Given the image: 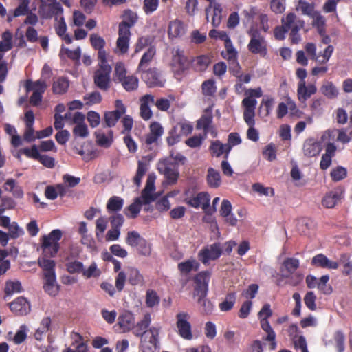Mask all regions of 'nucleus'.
Here are the masks:
<instances>
[{"label":"nucleus","mask_w":352,"mask_h":352,"mask_svg":"<svg viewBox=\"0 0 352 352\" xmlns=\"http://www.w3.org/2000/svg\"><path fill=\"white\" fill-rule=\"evenodd\" d=\"M151 322V316L149 313H146L142 319L136 324L134 329V334L142 338L141 347L143 352H153L157 346L160 328L153 326L148 330Z\"/></svg>","instance_id":"obj_1"},{"label":"nucleus","mask_w":352,"mask_h":352,"mask_svg":"<svg viewBox=\"0 0 352 352\" xmlns=\"http://www.w3.org/2000/svg\"><path fill=\"white\" fill-rule=\"evenodd\" d=\"M299 265V260L296 258L285 259L280 266V274L277 276V285L279 286L284 285L296 286L298 285L303 278V276L300 273L296 272Z\"/></svg>","instance_id":"obj_2"},{"label":"nucleus","mask_w":352,"mask_h":352,"mask_svg":"<svg viewBox=\"0 0 352 352\" xmlns=\"http://www.w3.org/2000/svg\"><path fill=\"white\" fill-rule=\"evenodd\" d=\"M62 232L58 230H52L48 235H44L41 239V248L43 254L50 257L54 256L59 250V241Z\"/></svg>","instance_id":"obj_3"},{"label":"nucleus","mask_w":352,"mask_h":352,"mask_svg":"<svg viewBox=\"0 0 352 352\" xmlns=\"http://www.w3.org/2000/svg\"><path fill=\"white\" fill-rule=\"evenodd\" d=\"M111 61L109 59L99 60V68L94 74V82L102 90L106 91L109 87L110 74L112 70L109 63Z\"/></svg>","instance_id":"obj_4"},{"label":"nucleus","mask_w":352,"mask_h":352,"mask_svg":"<svg viewBox=\"0 0 352 352\" xmlns=\"http://www.w3.org/2000/svg\"><path fill=\"white\" fill-rule=\"evenodd\" d=\"M158 171L164 175L166 184L172 185L177 183L179 173L177 165L170 159H162L157 163Z\"/></svg>","instance_id":"obj_5"},{"label":"nucleus","mask_w":352,"mask_h":352,"mask_svg":"<svg viewBox=\"0 0 352 352\" xmlns=\"http://www.w3.org/2000/svg\"><path fill=\"white\" fill-rule=\"evenodd\" d=\"M53 3V8L57 10V16H56V23L54 28L56 33L67 44L72 42V38L67 33V25L63 16V8L60 5L56 2V0H49Z\"/></svg>","instance_id":"obj_6"},{"label":"nucleus","mask_w":352,"mask_h":352,"mask_svg":"<svg viewBox=\"0 0 352 352\" xmlns=\"http://www.w3.org/2000/svg\"><path fill=\"white\" fill-rule=\"evenodd\" d=\"M251 36L248 44L249 50L253 54H259L261 56L267 54V43L265 38L261 35L260 32L254 28H252L248 31Z\"/></svg>","instance_id":"obj_7"},{"label":"nucleus","mask_w":352,"mask_h":352,"mask_svg":"<svg viewBox=\"0 0 352 352\" xmlns=\"http://www.w3.org/2000/svg\"><path fill=\"white\" fill-rule=\"evenodd\" d=\"M171 55L169 65L173 72L180 74L188 68L189 60L183 50L178 47L173 48Z\"/></svg>","instance_id":"obj_8"},{"label":"nucleus","mask_w":352,"mask_h":352,"mask_svg":"<svg viewBox=\"0 0 352 352\" xmlns=\"http://www.w3.org/2000/svg\"><path fill=\"white\" fill-rule=\"evenodd\" d=\"M177 328L179 335L184 339L190 340L193 338L191 324L189 322L190 315L187 312L180 311L176 316Z\"/></svg>","instance_id":"obj_9"},{"label":"nucleus","mask_w":352,"mask_h":352,"mask_svg":"<svg viewBox=\"0 0 352 352\" xmlns=\"http://www.w3.org/2000/svg\"><path fill=\"white\" fill-rule=\"evenodd\" d=\"M223 252L220 243H214L206 246L199 252V259L205 265H208L211 261L219 258Z\"/></svg>","instance_id":"obj_10"},{"label":"nucleus","mask_w":352,"mask_h":352,"mask_svg":"<svg viewBox=\"0 0 352 352\" xmlns=\"http://www.w3.org/2000/svg\"><path fill=\"white\" fill-rule=\"evenodd\" d=\"M272 315V311L269 304L264 305L258 314L261 327L265 333H270L269 337L274 336V330L268 321V318L271 317Z\"/></svg>","instance_id":"obj_11"},{"label":"nucleus","mask_w":352,"mask_h":352,"mask_svg":"<svg viewBox=\"0 0 352 352\" xmlns=\"http://www.w3.org/2000/svg\"><path fill=\"white\" fill-rule=\"evenodd\" d=\"M317 91V88L314 84L307 85L306 82H298L297 87L298 99L306 106V101Z\"/></svg>","instance_id":"obj_12"},{"label":"nucleus","mask_w":352,"mask_h":352,"mask_svg":"<svg viewBox=\"0 0 352 352\" xmlns=\"http://www.w3.org/2000/svg\"><path fill=\"white\" fill-rule=\"evenodd\" d=\"M84 120L85 116L82 113L76 112L74 113L72 120L76 126L73 129V133L76 137L85 138L89 135L87 126L83 122Z\"/></svg>","instance_id":"obj_13"},{"label":"nucleus","mask_w":352,"mask_h":352,"mask_svg":"<svg viewBox=\"0 0 352 352\" xmlns=\"http://www.w3.org/2000/svg\"><path fill=\"white\" fill-rule=\"evenodd\" d=\"M210 195L207 192H202L189 199L188 204L194 208L201 207L206 213H210Z\"/></svg>","instance_id":"obj_14"},{"label":"nucleus","mask_w":352,"mask_h":352,"mask_svg":"<svg viewBox=\"0 0 352 352\" xmlns=\"http://www.w3.org/2000/svg\"><path fill=\"white\" fill-rule=\"evenodd\" d=\"M142 78L149 87H162L165 82L161 74L156 69H150L143 72Z\"/></svg>","instance_id":"obj_15"},{"label":"nucleus","mask_w":352,"mask_h":352,"mask_svg":"<svg viewBox=\"0 0 352 352\" xmlns=\"http://www.w3.org/2000/svg\"><path fill=\"white\" fill-rule=\"evenodd\" d=\"M244 107L243 118L248 125H254L255 109L257 104L256 100L244 98L242 101Z\"/></svg>","instance_id":"obj_16"},{"label":"nucleus","mask_w":352,"mask_h":352,"mask_svg":"<svg viewBox=\"0 0 352 352\" xmlns=\"http://www.w3.org/2000/svg\"><path fill=\"white\" fill-rule=\"evenodd\" d=\"M155 97L151 94H146L140 98V116L144 120H148L153 116L151 106L154 104Z\"/></svg>","instance_id":"obj_17"},{"label":"nucleus","mask_w":352,"mask_h":352,"mask_svg":"<svg viewBox=\"0 0 352 352\" xmlns=\"http://www.w3.org/2000/svg\"><path fill=\"white\" fill-rule=\"evenodd\" d=\"M311 264L327 270H336L339 267V263L336 261L329 259L323 254H318L314 256L311 260Z\"/></svg>","instance_id":"obj_18"},{"label":"nucleus","mask_w":352,"mask_h":352,"mask_svg":"<svg viewBox=\"0 0 352 352\" xmlns=\"http://www.w3.org/2000/svg\"><path fill=\"white\" fill-rule=\"evenodd\" d=\"M281 23L283 24L284 27L289 31L292 30H300L304 27V21L297 17V16L293 13H288L286 16L283 17L281 19Z\"/></svg>","instance_id":"obj_19"},{"label":"nucleus","mask_w":352,"mask_h":352,"mask_svg":"<svg viewBox=\"0 0 352 352\" xmlns=\"http://www.w3.org/2000/svg\"><path fill=\"white\" fill-rule=\"evenodd\" d=\"M12 311L18 315H26L30 311V304L24 297H19L10 303Z\"/></svg>","instance_id":"obj_20"},{"label":"nucleus","mask_w":352,"mask_h":352,"mask_svg":"<svg viewBox=\"0 0 352 352\" xmlns=\"http://www.w3.org/2000/svg\"><path fill=\"white\" fill-rule=\"evenodd\" d=\"M226 51L223 52V57L230 62V69L234 67H239V63L236 61L237 52L234 47L230 38L224 42Z\"/></svg>","instance_id":"obj_21"},{"label":"nucleus","mask_w":352,"mask_h":352,"mask_svg":"<svg viewBox=\"0 0 352 352\" xmlns=\"http://www.w3.org/2000/svg\"><path fill=\"white\" fill-rule=\"evenodd\" d=\"M222 6L218 3L212 7H207L206 8V19L208 21L209 17H212V24L214 27H218L222 19Z\"/></svg>","instance_id":"obj_22"},{"label":"nucleus","mask_w":352,"mask_h":352,"mask_svg":"<svg viewBox=\"0 0 352 352\" xmlns=\"http://www.w3.org/2000/svg\"><path fill=\"white\" fill-rule=\"evenodd\" d=\"M135 318L133 314L128 311H124L118 318V324L122 332L129 331L134 327Z\"/></svg>","instance_id":"obj_23"},{"label":"nucleus","mask_w":352,"mask_h":352,"mask_svg":"<svg viewBox=\"0 0 352 352\" xmlns=\"http://www.w3.org/2000/svg\"><path fill=\"white\" fill-rule=\"evenodd\" d=\"M336 135H338L337 140L342 143H347L350 140L346 131L344 129H333L327 131L322 135V140L324 142L331 141L333 140Z\"/></svg>","instance_id":"obj_24"},{"label":"nucleus","mask_w":352,"mask_h":352,"mask_svg":"<svg viewBox=\"0 0 352 352\" xmlns=\"http://www.w3.org/2000/svg\"><path fill=\"white\" fill-rule=\"evenodd\" d=\"M322 146L320 142L314 139H307L303 145L304 154L308 157H314L320 153Z\"/></svg>","instance_id":"obj_25"},{"label":"nucleus","mask_w":352,"mask_h":352,"mask_svg":"<svg viewBox=\"0 0 352 352\" xmlns=\"http://www.w3.org/2000/svg\"><path fill=\"white\" fill-rule=\"evenodd\" d=\"M97 144L102 147H109L113 141V133L112 130H107L103 131L102 130H98L95 133Z\"/></svg>","instance_id":"obj_26"},{"label":"nucleus","mask_w":352,"mask_h":352,"mask_svg":"<svg viewBox=\"0 0 352 352\" xmlns=\"http://www.w3.org/2000/svg\"><path fill=\"white\" fill-rule=\"evenodd\" d=\"M220 214L228 223L231 226L236 225L237 219L232 213V204L228 200H223L221 206Z\"/></svg>","instance_id":"obj_27"},{"label":"nucleus","mask_w":352,"mask_h":352,"mask_svg":"<svg viewBox=\"0 0 352 352\" xmlns=\"http://www.w3.org/2000/svg\"><path fill=\"white\" fill-rule=\"evenodd\" d=\"M118 34L119 36L116 42L117 50L121 54H124L129 49L131 32H127L124 28L119 30Z\"/></svg>","instance_id":"obj_28"},{"label":"nucleus","mask_w":352,"mask_h":352,"mask_svg":"<svg viewBox=\"0 0 352 352\" xmlns=\"http://www.w3.org/2000/svg\"><path fill=\"white\" fill-rule=\"evenodd\" d=\"M164 133V129L158 122H153L150 125V133L146 138V143L148 145L152 144L157 141V140Z\"/></svg>","instance_id":"obj_29"},{"label":"nucleus","mask_w":352,"mask_h":352,"mask_svg":"<svg viewBox=\"0 0 352 352\" xmlns=\"http://www.w3.org/2000/svg\"><path fill=\"white\" fill-rule=\"evenodd\" d=\"M185 32L186 28L181 21L175 19L170 22L168 34L170 38L181 37Z\"/></svg>","instance_id":"obj_30"},{"label":"nucleus","mask_w":352,"mask_h":352,"mask_svg":"<svg viewBox=\"0 0 352 352\" xmlns=\"http://www.w3.org/2000/svg\"><path fill=\"white\" fill-rule=\"evenodd\" d=\"M90 42L94 48L98 50V60L108 59L104 46L105 41L99 35L93 34L90 36Z\"/></svg>","instance_id":"obj_31"},{"label":"nucleus","mask_w":352,"mask_h":352,"mask_svg":"<svg viewBox=\"0 0 352 352\" xmlns=\"http://www.w3.org/2000/svg\"><path fill=\"white\" fill-rule=\"evenodd\" d=\"M47 257L50 256L43 254V256L38 258V263L44 271V276L56 275L55 262L53 260L48 259Z\"/></svg>","instance_id":"obj_32"},{"label":"nucleus","mask_w":352,"mask_h":352,"mask_svg":"<svg viewBox=\"0 0 352 352\" xmlns=\"http://www.w3.org/2000/svg\"><path fill=\"white\" fill-rule=\"evenodd\" d=\"M14 40L12 32L10 30L4 31L1 34L0 41V54L10 51L13 47Z\"/></svg>","instance_id":"obj_33"},{"label":"nucleus","mask_w":352,"mask_h":352,"mask_svg":"<svg viewBox=\"0 0 352 352\" xmlns=\"http://www.w3.org/2000/svg\"><path fill=\"white\" fill-rule=\"evenodd\" d=\"M155 190L154 178L151 175L148 177L146 185L142 191L141 199L145 204H149L154 200L153 192Z\"/></svg>","instance_id":"obj_34"},{"label":"nucleus","mask_w":352,"mask_h":352,"mask_svg":"<svg viewBox=\"0 0 352 352\" xmlns=\"http://www.w3.org/2000/svg\"><path fill=\"white\" fill-rule=\"evenodd\" d=\"M342 196V192L331 191L325 195L322 199V204L327 208H332L340 201Z\"/></svg>","instance_id":"obj_35"},{"label":"nucleus","mask_w":352,"mask_h":352,"mask_svg":"<svg viewBox=\"0 0 352 352\" xmlns=\"http://www.w3.org/2000/svg\"><path fill=\"white\" fill-rule=\"evenodd\" d=\"M138 19L136 13L131 10H126L123 14V20L119 25V30L126 29L130 32V28L135 25Z\"/></svg>","instance_id":"obj_36"},{"label":"nucleus","mask_w":352,"mask_h":352,"mask_svg":"<svg viewBox=\"0 0 352 352\" xmlns=\"http://www.w3.org/2000/svg\"><path fill=\"white\" fill-rule=\"evenodd\" d=\"M210 150L212 155L216 157H219L221 155L225 154V157L227 159L230 152V147L226 144H222L220 141L216 140L211 143Z\"/></svg>","instance_id":"obj_37"},{"label":"nucleus","mask_w":352,"mask_h":352,"mask_svg":"<svg viewBox=\"0 0 352 352\" xmlns=\"http://www.w3.org/2000/svg\"><path fill=\"white\" fill-rule=\"evenodd\" d=\"M51 325V319L49 317H45L41 321L39 327L36 329L34 337L38 341L44 340L47 332Z\"/></svg>","instance_id":"obj_38"},{"label":"nucleus","mask_w":352,"mask_h":352,"mask_svg":"<svg viewBox=\"0 0 352 352\" xmlns=\"http://www.w3.org/2000/svg\"><path fill=\"white\" fill-rule=\"evenodd\" d=\"M44 290L51 296H55L58 292V285L56 282V275L45 276Z\"/></svg>","instance_id":"obj_39"},{"label":"nucleus","mask_w":352,"mask_h":352,"mask_svg":"<svg viewBox=\"0 0 352 352\" xmlns=\"http://www.w3.org/2000/svg\"><path fill=\"white\" fill-rule=\"evenodd\" d=\"M211 63V58L209 55H201L195 58L192 60V67L197 72H204Z\"/></svg>","instance_id":"obj_40"},{"label":"nucleus","mask_w":352,"mask_h":352,"mask_svg":"<svg viewBox=\"0 0 352 352\" xmlns=\"http://www.w3.org/2000/svg\"><path fill=\"white\" fill-rule=\"evenodd\" d=\"M25 88L27 91H32L34 93L43 94L46 88L47 83L44 80H38L35 82L31 80H27L25 83Z\"/></svg>","instance_id":"obj_41"},{"label":"nucleus","mask_w":352,"mask_h":352,"mask_svg":"<svg viewBox=\"0 0 352 352\" xmlns=\"http://www.w3.org/2000/svg\"><path fill=\"white\" fill-rule=\"evenodd\" d=\"M128 280L132 285H143L144 284L143 275L135 267L129 268Z\"/></svg>","instance_id":"obj_42"},{"label":"nucleus","mask_w":352,"mask_h":352,"mask_svg":"<svg viewBox=\"0 0 352 352\" xmlns=\"http://www.w3.org/2000/svg\"><path fill=\"white\" fill-rule=\"evenodd\" d=\"M323 95L330 99L336 98L338 95V89L331 81H325L320 88Z\"/></svg>","instance_id":"obj_43"},{"label":"nucleus","mask_w":352,"mask_h":352,"mask_svg":"<svg viewBox=\"0 0 352 352\" xmlns=\"http://www.w3.org/2000/svg\"><path fill=\"white\" fill-rule=\"evenodd\" d=\"M275 103L274 98L270 96H265L260 104V112L264 116H267L272 112Z\"/></svg>","instance_id":"obj_44"},{"label":"nucleus","mask_w":352,"mask_h":352,"mask_svg":"<svg viewBox=\"0 0 352 352\" xmlns=\"http://www.w3.org/2000/svg\"><path fill=\"white\" fill-rule=\"evenodd\" d=\"M199 263L195 259H188L178 264L179 271L183 274H188L199 269Z\"/></svg>","instance_id":"obj_45"},{"label":"nucleus","mask_w":352,"mask_h":352,"mask_svg":"<svg viewBox=\"0 0 352 352\" xmlns=\"http://www.w3.org/2000/svg\"><path fill=\"white\" fill-rule=\"evenodd\" d=\"M160 301L157 293L153 289H148L145 295V303L147 307L151 309L159 305Z\"/></svg>","instance_id":"obj_46"},{"label":"nucleus","mask_w":352,"mask_h":352,"mask_svg":"<svg viewBox=\"0 0 352 352\" xmlns=\"http://www.w3.org/2000/svg\"><path fill=\"white\" fill-rule=\"evenodd\" d=\"M212 120V109H206L204 115L198 120L197 128L202 129L206 133Z\"/></svg>","instance_id":"obj_47"},{"label":"nucleus","mask_w":352,"mask_h":352,"mask_svg":"<svg viewBox=\"0 0 352 352\" xmlns=\"http://www.w3.org/2000/svg\"><path fill=\"white\" fill-rule=\"evenodd\" d=\"M119 82L122 84L124 89L127 91L135 90L138 87V79L133 75H128Z\"/></svg>","instance_id":"obj_48"},{"label":"nucleus","mask_w":352,"mask_h":352,"mask_svg":"<svg viewBox=\"0 0 352 352\" xmlns=\"http://www.w3.org/2000/svg\"><path fill=\"white\" fill-rule=\"evenodd\" d=\"M124 204V201L122 198L113 196L111 197L107 204V209L109 212H116L120 211Z\"/></svg>","instance_id":"obj_49"},{"label":"nucleus","mask_w":352,"mask_h":352,"mask_svg":"<svg viewBox=\"0 0 352 352\" xmlns=\"http://www.w3.org/2000/svg\"><path fill=\"white\" fill-rule=\"evenodd\" d=\"M125 241L131 247H138L140 244H144V239L136 231L129 232Z\"/></svg>","instance_id":"obj_50"},{"label":"nucleus","mask_w":352,"mask_h":352,"mask_svg":"<svg viewBox=\"0 0 352 352\" xmlns=\"http://www.w3.org/2000/svg\"><path fill=\"white\" fill-rule=\"evenodd\" d=\"M60 56L63 58L68 57L72 60H78L81 56V49L80 47H78L74 50H70L64 46H61Z\"/></svg>","instance_id":"obj_51"},{"label":"nucleus","mask_w":352,"mask_h":352,"mask_svg":"<svg viewBox=\"0 0 352 352\" xmlns=\"http://www.w3.org/2000/svg\"><path fill=\"white\" fill-rule=\"evenodd\" d=\"M207 182L208 185L212 188H217L221 184V176L218 171L212 168L208 170Z\"/></svg>","instance_id":"obj_52"},{"label":"nucleus","mask_w":352,"mask_h":352,"mask_svg":"<svg viewBox=\"0 0 352 352\" xmlns=\"http://www.w3.org/2000/svg\"><path fill=\"white\" fill-rule=\"evenodd\" d=\"M175 98L173 95H169L167 98H160L155 100L154 104L158 110L162 111H166L169 109L170 104L174 102Z\"/></svg>","instance_id":"obj_53"},{"label":"nucleus","mask_w":352,"mask_h":352,"mask_svg":"<svg viewBox=\"0 0 352 352\" xmlns=\"http://www.w3.org/2000/svg\"><path fill=\"white\" fill-rule=\"evenodd\" d=\"M108 224L107 219L101 217L96 220V236L98 241H101L104 236V233L107 229Z\"/></svg>","instance_id":"obj_54"},{"label":"nucleus","mask_w":352,"mask_h":352,"mask_svg":"<svg viewBox=\"0 0 352 352\" xmlns=\"http://www.w3.org/2000/svg\"><path fill=\"white\" fill-rule=\"evenodd\" d=\"M69 87V81L67 78H58L53 83V91L56 94H62L67 91Z\"/></svg>","instance_id":"obj_55"},{"label":"nucleus","mask_w":352,"mask_h":352,"mask_svg":"<svg viewBox=\"0 0 352 352\" xmlns=\"http://www.w3.org/2000/svg\"><path fill=\"white\" fill-rule=\"evenodd\" d=\"M82 276L86 278H98L101 274L100 270L96 262H92L87 268L83 267Z\"/></svg>","instance_id":"obj_56"},{"label":"nucleus","mask_w":352,"mask_h":352,"mask_svg":"<svg viewBox=\"0 0 352 352\" xmlns=\"http://www.w3.org/2000/svg\"><path fill=\"white\" fill-rule=\"evenodd\" d=\"M145 204L141 197L136 199V200L131 204L126 212V215L130 218H135L140 211L142 204Z\"/></svg>","instance_id":"obj_57"},{"label":"nucleus","mask_w":352,"mask_h":352,"mask_svg":"<svg viewBox=\"0 0 352 352\" xmlns=\"http://www.w3.org/2000/svg\"><path fill=\"white\" fill-rule=\"evenodd\" d=\"M155 54V50L153 47H150L146 52H145L140 60L138 70L143 71L144 69L147 66L148 63L153 59Z\"/></svg>","instance_id":"obj_58"},{"label":"nucleus","mask_w":352,"mask_h":352,"mask_svg":"<svg viewBox=\"0 0 352 352\" xmlns=\"http://www.w3.org/2000/svg\"><path fill=\"white\" fill-rule=\"evenodd\" d=\"M5 293L11 295L14 293H19L22 291L21 283L19 280H8L6 283Z\"/></svg>","instance_id":"obj_59"},{"label":"nucleus","mask_w":352,"mask_h":352,"mask_svg":"<svg viewBox=\"0 0 352 352\" xmlns=\"http://www.w3.org/2000/svg\"><path fill=\"white\" fill-rule=\"evenodd\" d=\"M29 331V328L26 324H21L19 329L16 331L14 338L13 341L15 344H19L23 342L26 338L28 333Z\"/></svg>","instance_id":"obj_60"},{"label":"nucleus","mask_w":352,"mask_h":352,"mask_svg":"<svg viewBox=\"0 0 352 352\" xmlns=\"http://www.w3.org/2000/svg\"><path fill=\"white\" fill-rule=\"evenodd\" d=\"M236 302V295L234 293L228 294L226 299L219 304V308L222 311H228L232 309Z\"/></svg>","instance_id":"obj_61"},{"label":"nucleus","mask_w":352,"mask_h":352,"mask_svg":"<svg viewBox=\"0 0 352 352\" xmlns=\"http://www.w3.org/2000/svg\"><path fill=\"white\" fill-rule=\"evenodd\" d=\"M296 9L300 10L303 14L311 16L316 11L314 10V6L304 0H300Z\"/></svg>","instance_id":"obj_62"},{"label":"nucleus","mask_w":352,"mask_h":352,"mask_svg":"<svg viewBox=\"0 0 352 352\" xmlns=\"http://www.w3.org/2000/svg\"><path fill=\"white\" fill-rule=\"evenodd\" d=\"M127 76V71L124 64L121 62L117 63L115 66L114 81L119 82Z\"/></svg>","instance_id":"obj_63"},{"label":"nucleus","mask_w":352,"mask_h":352,"mask_svg":"<svg viewBox=\"0 0 352 352\" xmlns=\"http://www.w3.org/2000/svg\"><path fill=\"white\" fill-rule=\"evenodd\" d=\"M334 48L332 45H329L323 51V52H320L317 54L316 58L315 60L320 63H326L329 61L331 58Z\"/></svg>","instance_id":"obj_64"}]
</instances>
